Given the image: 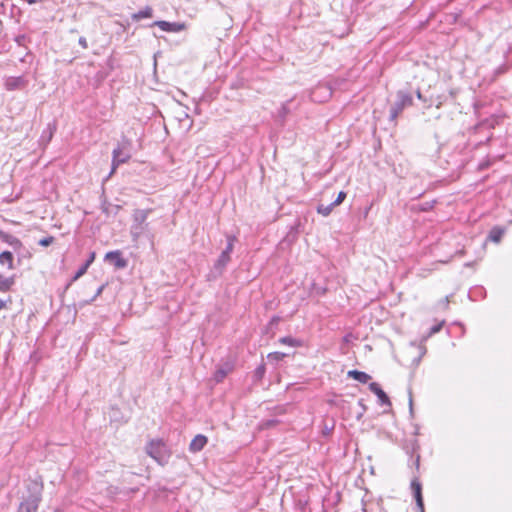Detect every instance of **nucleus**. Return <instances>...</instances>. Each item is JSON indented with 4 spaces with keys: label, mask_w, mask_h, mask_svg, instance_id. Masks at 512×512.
Here are the masks:
<instances>
[{
    "label": "nucleus",
    "mask_w": 512,
    "mask_h": 512,
    "mask_svg": "<svg viewBox=\"0 0 512 512\" xmlns=\"http://www.w3.org/2000/svg\"><path fill=\"white\" fill-rule=\"evenodd\" d=\"M349 378H352L360 383L366 384L371 379V376L363 371L350 370L347 373Z\"/></svg>",
    "instance_id": "dca6fc26"
},
{
    "label": "nucleus",
    "mask_w": 512,
    "mask_h": 512,
    "mask_svg": "<svg viewBox=\"0 0 512 512\" xmlns=\"http://www.w3.org/2000/svg\"><path fill=\"white\" fill-rule=\"evenodd\" d=\"M57 130L56 121H52L47 124V127L42 131L39 142L41 145L46 146L53 138L55 131Z\"/></svg>",
    "instance_id": "9d476101"
},
{
    "label": "nucleus",
    "mask_w": 512,
    "mask_h": 512,
    "mask_svg": "<svg viewBox=\"0 0 512 512\" xmlns=\"http://www.w3.org/2000/svg\"><path fill=\"white\" fill-rule=\"evenodd\" d=\"M151 26H158L161 30L166 32H180L185 29V24L180 22H168L158 20L151 24Z\"/></svg>",
    "instance_id": "0eeeda50"
},
{
    "label": "nucleus",
    "mask_w": 512,
    "mask_h": 512,
    "mask_svg": "<svg viewBox=\"0 0 512 512\" xmlns=\"http://www.w3.org/2000/svg\"><path fill=\"white\" fill-rule=\"evenodd\" d=\"M104 260L112 264L116 269H124L128 266V260L123 258L120 250H114L106 253Z\"/></svg>",
    "instance_id": "423d86ee"
},
{
    "label": "nucleus",
    "mask_w": 512,
    "mask_h": 512,
    "mask_svg": "<svg viewBox=\"0 0 512 512\" xmlns=\"http://www.w3.org/2000/svg\"><path fill=\"white\" fill-rule=\"evenodd\" d=\"M337 205L334 204V201L328 205H324V204H318L317 205V212L319 214H321L322 216L324 217H327L331 214V212L333 211L334 207H336Z\"/></svg>",
    "instance_id": "4be33fe9"
},
{
    "label": "nucleus",
    "mask_w": 512,
    "mask_h": 512,
    "mask_svg": "<svg viewBox=\"0 0 512 512\" xmlns=\"http://www.w3.org/2000/svg\"><path fill=\"white\" fill-rule=\"evenodd\" d=\"M369 389L373 392L379 399L382 405L391 406V401L387 394L382 390L380 385L376 382H372L369 384Z\"/></svg>",
    "instance_id": "9b49d317"
},
{
    "label": "nucleus",
    "mask_w": 512,
    "mask_h": 512,
    "mask_svg": "<svg viewBox=\"0 0 512 512\" xmlns=\"http://www.w3.org/2000/svg\"><path fill=\"white\" fill-rule=\"evenodd\" d=\"M285 356H286V354L282 353V352H272V353L268 354L267 358H268L269 362L276 363L278 361L283 360Z\"/></svg>",
    "instance_id": "5701e85b"
},
{
    "label": "nucleus",
    "mask_w": 512,
    "mask_h": 512,
    "mask_svg": "<svg viewBox=\"0 0 512 512\" xmlns=\"http://www.w3.org/2000/svg\"><path fill=\"white\" fill-rule=\"evenodd\" d=\"M0 238L3 242L10 245L14 250H20L22 248V242L15 236L0 230Z\"/></svg>",
    "instance_id": "4468645a"
},
{
    "label": "nucleus",
    "mask_w": 512,
    "mask_h": 512,
    "mask_svg": "<svg viewBox=\"0 0 512 512\" xmlns=\"http://www.w3.org/2000/svg\"><path fill=\"white\" fill-rule=\"evenodd\" d=\"M208 439L205 435H196L189 444V451L192 453L200 452L207 444Z\"/></svg>",
    "instance_id": "f8f14e48"
},
{
    "label": "nucleus",
    "mask_w": 512,
    "mask_h": 512,
    "mask_svg": "<svg viewBox=\"0 0 512 512\" xmlns=\"http://www.w3.org/2000/svg\"><path fill=\"white\" fill-rule=\"evenodd\" d=\"M442 325H443V323H439V324H437V325L432 326V327L430 328V331H429V334H428V336H427V337H429V336H431V335H433V334H435V333H438V332L441 330Z\"/></svg>",
    "instance_id": "c756f323"
},
{
    "label": "nucleus",
    "mask_w": 512,
    "mask_h": 512,
    "mask_svg": "<svg viewBox=\"0 0 512 512\" xmlns=\"http://www.w3.org/2000/svg\"><path fill=\"white\" fill-rule=\"evenodd\" d=\"M127 146H129V142L126 140L113 149L112 167L108 177H110L115 172L120 164L126 163L130 159L131 154L127 149Z\"/></svg>",
    "instance_id": "39448f33"
},
{
    "label": "nucleus",
    "mask_w": 512,
    "mask_h": 512,
    "mask_svg": "<svg viewBox=\"0 0 512 512\" xmlns=\"http://www.w3.org/2000/svg\"><path fill=\"white\" fill-rule=\"evenodd\" d=\"M289 343H290V347L300 346V345H301V342H300V341H298V340H294V339H292V338H290Z\"/></svg>",
    "instance_id": "72a5a7b5"
},
{
    "label": "nucleus",
    "mask_w": 512,
    "mask_h": 512,
    "mask_svg": "<svg viewBox=\"0 0 512 512\" xmlns=\"http://www.w3.org/2000/svg\"><path fill=\"white\" fill-rule=\"evenodd\" d=\"M15 284V278L12 277H4L0 274V292H8L11 290L12 286Z\"/></svg>",
    "instance_id": "6ab92c4d"
},
{
    "label": "nucleus",
    "mask_w": 512,
    "mask_h": 512,
    "mask_svg": "<svg viewBox=\"0 0 512 512\" xmlns=\"http://www.w3.org/2000/svg\"><path fill=\"white\" fill-rule=\"evenodd\" d=\"M14 257L10 251H3L0 253V264L7 266L8 269H13Z\"/></svg>",
    "instance_id": "aec40b11"
},
{
    "label": "nucleus",
    "mask_w": 512,
    "mask_h": 512,
    "mask_svg": "<svg viewBox=\"0 0 512 512\" xmlns=\"http://www.w3.org/2000/svg\"><path fill=\"white\" fill-rule=\"evenodd\" d=\"M280 342L283 343V344H288V336L282 337L280 339Z\"/></svg>",
    "instance_id": "e433bc0d"
},
{
    "label": "nucleus",
    "mask_w": 512,
    "mask_h": 512,
    "mask_svg": "<svg viewBox=\"0 0 512 512\" xmlns=\"http://www.w3.org/2000/svg\"><path fill=\"white\" fill-rule=\"evenodd\" d=\"M278 321H279V318L274 317V318H272V320L270 321L269 325L272 327V326H273L274 324H276Z\"/></svg>",
    "instance_id": "c9c22d12"
},
{
    "label": "nucleus",
    "mask_w": 512,
    "mask_h": 512,
    "mask_svg": "<svg viewBox=\"0 0 512 512\" xmlns=\"http://www.w3.org/2000/svg\"><path fill=\"white\" fill-rule=\"evenodd\" d=\"M416 95H417V98H418V99H420V100H423V101H424L423 96H422V94H421L420 90H417Z\"/></svg>",
    "instance_id": "4c0bfd02"
},
{
    "label": "nucleus",
    "mask_w": 512,
    "mask_h": 512,
    "mask_svg": "<svg viewBox=\"0 0 512 512\" xmlns=\"http://www.w3.org/2000/svg\"><path fill=\"white\" fill-rule=\"evenodd\" d=\"M88 268H89L88 264H85V263H84V264H83V265H82V266L77 270V272L75 273V275H74V276H73V278H72V281H76V280H78L81 276H83V275L86 273V271H87V269H88Z\"/></svg>",
    "instance_id": "393cba45"
},
{
    "label": "nucleus",
    "mask_w": 512,
    "mask_h": 512,
    "mask_svg": "<svg viewBox=\"0 0 512 512\" xmlns=\"http://www.w3.org/2000/svg\"><path fill=\"white\" fill-rule=\"evenodd\" d=\"M42 500V486L34 483L29 487V495L20 503L17 512H37Z\"/></svg>",
    "instance_id": "f03ea898"
},
{
    "label": "nucleus",
    "mask_w": 512,
    "mask_h": 512,
    "mask_svg": "<svg viewBox=\"0 0 512 512\" xmlns=\"http://www.w3.org/2000/svg\"><path fill=\"white\" fill-rule=\"evenodd\" d=\"M53 242H54V237L48 236V237H44V238L40 239L38 243H39V245H41L43 247H47V246L51 245Z\"/></svg>",
    "instance_id": "cd10ccee"
},
{
    "label": "nucleus",
    "mask_w": 512,
    "mask_h": 512,
    "mask_svg": "<svg viewBox=\"0 0 512 512\" xmlns=\"http://www.w3.org/2000/svg\"><path fill=\"white\" fill-rule=\"evenodd\" d=\"M265 374V366L262 364L260 366H258L255 371H254V377L257 379V380H260L263 378Z\"/></svg>",
    "instance_id": "a878e982"
},
{
    "label": "nucleus",
    "mask_w": 512,
    "mask_h": 512,
    "mask_svg": "<svg viewBox=\"0 0 512 512\" xmlns=\"http://www.w3.org/2000/svg\"><path fill=\"white\" fill-rule=\"evenodd\" d=\"M436 201L435 200H432V201H426L424 203H421L417 206V210L419 211H423V212H426V211H430L431 209H433L434 205H435Z\"/></svg>",
    "instance_id": "b1692460"
},
{
    "label": "nucleus",
    "mask_w": 512,
    "mask_h": 512,
    "mask_svg": "<svg viewBox=\"0 0 512 512\" xmlns=\"http://www.w3.org/2000/svg\"><path fill=\"white\" fill-rule=\"evenodd\" d=\"M358 405L362 408V411H363V412H365V411H366L367 407L365 406L363 399H360V400L358 401Z\"/></svg>",
    "instance_id": "f704fd0d"
},
{
    "label": "nucleus",
    "mask_w": 512,
    "mask_h": 512,
    "mask_svg": "<svg viewBox=\"0 0 512 512\" xmlns=\"http://www.w3.org/2000/svg\"><path fill=\"white\" fill-rule=\"evenodd\" d=\"M347 194L344 191H340L337 198L334 200V204L340 205L346 198Z\"/></svg>",
    "instance_id": "c85d7f7f"
},
{
    "label": "nucleus",
    "mask_w": 512,
    "mask_h": 512,
    "mask_svg": "<svg viewBox=\"0 0 512 512\" xmlns=\"http://www.w3.org/2000/svg\"><path fill=\"white\" fill-rule=\"evenodd\" d=\"M413 105V97L409 91L399 90L396 93V100L390 108L389 119L395 121L402 111Z\"/></svg>",
    "instance_id": "20e7f679"
},
{
    "label": "nucleus",
    "mask_w": 512,
    "mask_h": 512,
    "mask_svg": "<svg viewBox=\"0 0 512 512\" xmlns=\"http://www.w3.org/2000/svg\"><path fill=\"white\" fill-rule=\"evenodd\" d=\"M411 489L413 491V495H414V498L416 501V505L419 509V512H425L423 496H422V485L417 479H413L411 481Z\"/></svg>",
    "instance_id": "1a4fd4ad"
},
{
    "label": "nucleus",
    "mask_w": 512,
    "mask_h": 512,
    "mask_svg": "<svg viewBox=\"0 0 512 512\" xmlns=\"http://www.w3.org/2000/svg\"><path fill=\"white\" fill-rule=\"evenodd\" d=\"M94 260H95V252H91L88 259L85 261V264H88V266L90 267V265L93 263Z\"/></svg>",
    "instance_id": "473e14b6"
},
{
    "label": "nucleus",
    "mask_w": 512,
    "mask_h": 512,
    "mask_svg": "<svg viewBox=\"0 0 512 512\" xmlns=\"http://www.w3.org/2000/svg\"><path fill=\"white\" fill-rule=\"evenodd\" d=\"M25 83L24 78L19 76L7 78L4 85L7 90L12 91L24 87Z\"/></svg>",
    "instance_id": "2eb2a0df"
},
{
    "label": "nucleus",
    "mask_w": 512,
    "mask_h": 512,
    "mask_svg": "<svg viewBox=\"0 0 512 512\" xmlns=\"http://www.w3.org/2000/svg\"><path fill=\"white\" fill-rule=\"evenodd\" d=\"M511 223H512V221H511Z\"/></svg>",
    "instance_id": "c03bdc74"
},
{
    "label": "nucleus",
    "mask_w": 512,
    "mask_h": 512,
    "mask_svg": "<svg viewBox=\"0 0 512 512\" xmlns=\"http://www.w3.org/2000/svg\"><path fill=\"white\" fill-rule=\"evenodd\" d=\"M29 4H34L37 2V0H26Z\"/></svg>",
    "instance_id": "79ce46f5"
},
{
    "label": "nucleus",
    "mask_w": 512,
    "mask_h": 512,
    "mask_svg": "<svg viewBox=\"0 0 512 512\" xmlns=\"http://www.w3.org/2000/svg\"><path fill=\"white\" fill-rule=\"evenodd\" d=\"M234 369V364L230 361L219 364L214 372V380L217 383L222 382L225 377L230 374Z\"/></svg>",
    "instance_id": "6e6552de"
},
{
    "label": "nucleus",
    "mask_w": 512,
    "mask_h": 512,
    "mask_svg": "<svg viewBox=\"0 0 512 512\" xmlns=\"http://www.w3.org/2000/svg\"><path fill=\"white\" fill-rule=\"evenodd\" d=\"M151 212L152 209H136L133 213V224L147 227L148 223L146 220Z\"/></svg>",
    "instance_id": "ddd939ff"
},
{
    "label": "nucleus",
    "mask_w": 512,
    "mask_h": 512,
    "mask_svg": "<svg viewBox=\"0 0 512 512\" xmlns=\"http://www.w3.org/2000/svg\"><path fill=\"white\" fill-rule=\"evenodd\" d=\"M409 405H410V411H412V396L409 397Z\"/></svg>",
    "instance_id": "ea45409f"
},
{
    "label": "nucleus",
    "mask_w": 512,
    "mask_h": 512,
    "mask_svg": "<svg viewBox=\"0 0 512 512\" xmlns=\"http://www.w3.org/2000/svg\"><path fill=\"white\" fill-rule=\"evenodd\" d=\"M78 43L79 45L83 48V49H87L88 48V43H87V40L85 37H80L79 40H78Z\"/></svg>",
    "instance_id": "7c9ffc66"
},
{
    "label": "nucleus",
    "mask_w": 512,
    "mask_h": 512,
    "mask_svg": "<svg viewBox=\"0 0 512 512\" xmlns=\"http://www.w3.org/2000/svg\"><path fill=\"white\" fill-rule=\"evenodd\" d=\"M419 460H420V457H419V456H417V458H416V465H417V466H419Z\"/></svg>",
    "instance_id": "37998d69"
},
{
    "label": "nucleus",
    "mask_w": 512,
    "mask_h": 512,
    "mask_svg": "<svg viewBox=\"0 0 512 512\" xmlns=\"http://www.w3.org/2000/svg\"><path fill=\"white\" fill-rule=\"evenodd\" d=\"M147 227L138 225V224H132L130 229V234L132 237L133 242H137L139 237L144 233Z\"/></svg>",
    "instance_id": "412c9836"
},
{
    "label": "nucleus",
    "mask_w": 512,
    "mask_h": 512,
    "mask_svg": "<svg viewBox=\"0 0 512 512\" xmlns=\"http://www.w3.org/2000/svg\"><path fill=\"white\" fill-rule=\"evenodd\" d=\"M138 490H139V488H138V487H135V488H131V489H130V492L135 493V492H137Z\"/></svg>",
    "instance_id": "a19ab883"
},
{
    "label": "nucleus",
    "mask_w": 512,
    "mask_h": 512,
    "mask_svg": "<svg viewBox=\"0 0 512 512\" xmlns=\"http://www.w3.org/2000/svg\"><path fill=\"white\" fill-rule=\"evenodd\" d=\"M5 306H6L5 301H3L2 299H0V310H1V309H3Z\"/></svg>",
    "instance_id": "58836bf2"
},
{
    "label": "nucleus",
    "mask_w": 512,
    "mask_h": 512,
    "mask_svg": "<svg viewBox=\"0 0 512 512\" xmlns=\"http://www.w3.org/2000/svg\"><path fill=\"white\" fill-rule=\"evenodd\" d=\"M505 234V229L499 226L493 227L488 235V239L492 242L499 243Z\"/></svg>",
    "instance_id": "a211bd4d"
},
{
    "label": "nucleus",
    "mask_w": 512,
    "mask_h": 512,
    "mask_svg": "<svg viewBox=\"0 0 512 512\" xmlns=\"http://www.w3.org/2000/svg\"><path fill=\"white\" fill-rule=\"evenodd\" d=\"M226 240H227L226 247L221 252V254L218 257V259L216 260V262L214 263L213 269L211 271V275L214 278L222 275V273L224 272L227 264L230 262V260H231V253L233 252L234 243L237 241V238L234 235H227L226 236Z\"/></svg>",
    "instance_id": "f257e3e1"
},
{
    "label": "nucleus",
    "mask_w": 512,
    "mask_h": 512,
    "mask_svg": "<svg viewBox=\"0 0 512 512\" xmlns=\"http://www.w3.org/2000/svg\"><path fill=\"white\" fill-rule=\"evenodd\" d=\"M104 287H105L104 285H101V286L97 289V291H96L95 295H94V296H93V298L90 300V302L94 301L98 296H100V295H101V293H102V292H103V290H104Z\"/></svg>",
    "instance_id": "2f4dec72"
},
{
    "label": "nucleus",
    "mask_w": 512,
    "mask_h": 512,
    "mask_svg": "<svg viewBox=\"0 0 512 512\" xmlns=\"http://www.w3.org/2000/svg\"><path fill=\"white\" fill-rule=\"evenodd\" d=\"M135 473L133 472H123L121 475V481L123 483H132V478L134 477Z\"/></svg>",
    "instance_id": "bb28decb"
},
{
    "label": "nucleus",
    "mask_w": 512,
    "mask_h": 512,
    "mask_svg": "<svg viewBox=\"0 0 512 512\" xmlns=\"http://www.w3.org/2000/svg\"><path fill=\"white\" fill-rule=\"evenodd\" d=\"M146 453L153 458L158 464L164 466L170 457V452L166 444L160 440H151L145 447Z\"/></svg>",
    "instance_id": "7ed1b4c3"
},
{
    "label": "nucleus",
    "mask_w": 512,
    "mask_h": 512,
    "mask_svg": "<svg viewBox=\"0 0 512 512\" xmlns=\"http://www.w3.org/2000/svg\"><path fill=\"white\" fill-rule=\"evenodd\" d=\"M153 17V8L151 6H146L144 9L139 10L136 13L131 15V19L135 22H138L144 18H152Z\"/></svg>",
    "instance_id": "f3484780"
}]
</instances>
